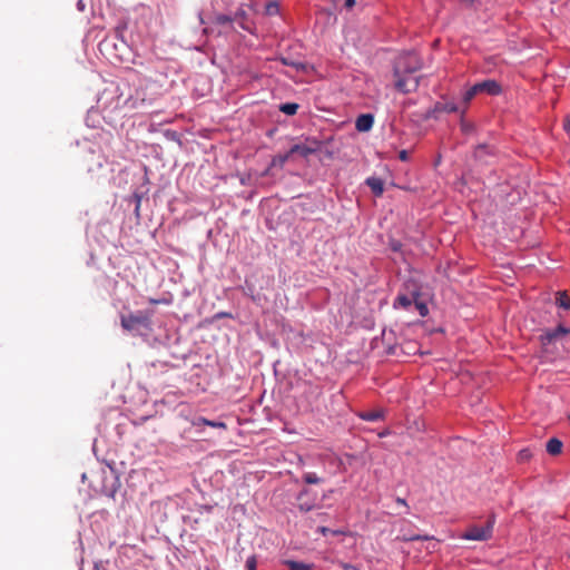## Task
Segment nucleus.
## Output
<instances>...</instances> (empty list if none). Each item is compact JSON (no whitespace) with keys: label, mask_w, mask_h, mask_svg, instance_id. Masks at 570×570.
<instances>
[{"label":"nucleus","mask_w":570,"mask_h":570,"mask_svg":"<svg viewBox=\"0 0 570 570\" xmlns=\"http://www.w3.org/2000/svg\"><path fill=\"white\" fill-rule=\"evenodd\" d=\"M395 502H396L395 509L392 511H385L384 513L390 514V515H400L406 511L407 504H406L405 500L395 501Z\"/></svg>","instance_id":"cd10ccee"},{"label":"nucleus","mask_w":570,"mask_h":570,"mask_svg":"<svg viewBox=\"0 0 570 570\" xmlns=\"http://www.w3.org/2000/svg\"><path fill=\"white\" fill-rule=\"evenodd\" d=\"M240 184H242V185H247V184H248V181H247V179H245V178H240Z\"/></svg>","instance_id":"6e6d98bb"},{"label":"nucleus","mask_w":570,"mask_h":570,"mask_svg":"<svg viewBox=\"0 0 570 570\" xmlns=\"http://www.w3.org/2000/svg\"><path fill=\"white\" fill-rule=\"evenodd\" d=\"M303 145L305 147H307L308 149H311V154L314 155L316 154L317 151L321 150L322 146H323V141H321L320 139H317L316 137H312V136H308V137H305L303 140H302Z\"/></svg>","instance_id":"dca6fc26"},{"label":"nucleus","mask_w":570,"mask_h":570,"mask_svg":"<svg viewBox=\"0 0 570 570\" xmlns=\"http://www.w3.org/2000/svg\"><path fill=\"white\" fill-rule=\"evenodd\" d=\"M196 424L197 425L204 424V425H209V426H213V428L226 429V424L224 422H222V421H209V420H206L204 417H200Z\"/></svg>","instance_id":"7c9ffc66"},{"label":"nucleus","mask_w":570,"mask_h":570,"mask_svg":"<svg viewBox=\"0 0 570 570\" xmlns=\"http://www.w3.org/2000/svg\"><path fill=\"white\" fill-rule=\"evenodd\" d=\"M302 480L306 484H320L325 481L323 478L318 476L314 472H304L302 475Z\"/></svg>","instance_id":"4be33fe9"},{"label":"nucleus","mask_w":570,"mask_h":570,"mask_svg":"<svg viewBox=\"0 0 570 570\" xmlns=\"http://www.w3.org/2000/svg\"><path fill=\"white\" fill-rule=\"evenodd\" d=\"M403 244L397 239H390L389 248L394 253H400L402 250Z\"/></svg>","instance_id":"2f4dec72"},{"label":"nucleus","mask_w":570,"mask_h":570,"mask_svg":"<svg viewBox=\"0 0 570 570\" xmlns=\"http://www.w3.org/2000/svg\"><path fill=\"white\" fill-rule=\"evenodd\" d=\"M405 293H399L393 306L394 308H409L413 304L414 298L421 297V286L414 279H407L404 284Z\"/></svg>","instance_id":"39448f33"},{"label":"nucleus","mask_w":570,"mask_h":570,"mask_svg":"<svg viewBox=\"0 0 570 570\" xmlns=\"http://www.w3.org/2000/svg\"><path fill=\"white\" fill-rule=\"evenodd\" d=\"M131 199L134 200L135 203V206L137 204H141V199H142V194L141 193H138V191H135L131 196Z\"/></svg>","instance_id":"ea45409f"},{"label":"nucleus","mask_w":570,"mask_h":570,"mask_svg":"<svg viewBox=\"0 0 570 570\" xmlns=\"http://www.w3.org/2000/svg\"><path fill=\"white\" fill-rule=\"evenodd\" d=\"M413 304L415 305V308L421 316L424 317L429 314V308L425 302L421 301L420 298H414Z\"/></svg>","instance_id":"c756f323"},{"label":"nucleus","mask_w":570,"mask_h":570,"mask_svg":"<svg viewBox=\"0 0 570 570\" xmlns=\"http://www.w3.org/2000/svg\"><path fill=\"white\" fill-rule=\"evenodd\" d=\"M298 508L301 511L307 512V511H311L312 509H314L315 505L305 502V503L299 504Z\"/></svg>","instance_id":"a19ab883"},{"label":"nucleus","mask_w":570,"mask_h":570,"mask_svg":"<svg viewBox=\"0 0 570 570\" xmlns=\"http://www.w3.org/2000/svg\"><path fill=\"white\" fill-rule=\"evenodd\" d=\"M256 567H257V558H256V556L253 554L247 558L245 568H246V570H256Z\"/></svg>","instance_id":"72a5a7b5"},{"label":"nucleus","mask_w":570,"mask_h":570,"mask_svg":"<svg viewBox=\"0 0 570 570\" xmlns=\"http://www.w3.org/2000/svg\"><path fill=\"white\" fill-rule=\"evenodd\" d=\"M480 94L489 96H499L502 94V86L494 79H485L475 83Z\"/></svg>","instance_id":"1a4fd4ad"},{"label":"nucleus","mask_w":570,"mask_h":570,"mask_svg":"<svg viewBox=\"0 0 570 570\" xmlns=\"http://www.w3.org/2000/svg\"><path fill=\"white\" fill-rule=\"evenodd\" d=\"M348 532L345 531V530H342V529H337V530H333L331 529V535H345L347 534Z\"/></svg>","instance_id":"37998d69"},{"label":"nucleus","mask_w":570,"mask_h":570,"mask_svg":"<svg viewBox=\"0 0 570 570\" xmlns=\"http://www.w3.org/2000/svg\"><path fill=\"white\" fill-rule=\"evenodd\" d=\"M563 443L558 438H551L546 445V450L550 455H559L562 452Z\"/></svg>","instance_id":"4468645a"},{"label":"nucleus","mask_w":570,"mask_h":570,"mask_svg":"<svg viewBox=\"0 0 570 570\" xmlns=\"http://www.w3.org/2000/svg\"><path fill=\"white\" fill-rule=\"evenodd\" d=\"M306 494H307V491H306V490H303V491H301V493H299V498H301V497H303V495H306Z\"/></svg>","instance_id":"13d9d810"},{"label":"nucleus","mask_w":570,"mask_h":570,"mask_svg":"<svg viewBox=\"0 0 570 570\" xmlns=\"http://www.w3.org/2000/svg\"><path fill=\"white\" fill-rule=\"evenodd\" d=\"M170 366L173 368L177 367L176 364H170L168 361H155L150 363L149 375L157 376L158 373H163V368Z\"/></svg>","instance_id":"f3484780"},{"label":"nucleus","mask_w":570,"mask_h":570,"mask_svg":"<svg viewBox=\"0 0 570 570\" xmlns=\"http://www.w3.org/2000/svg\"><path fill=\"white\" fill-rule=\"evenodd\" d=\"M196 505H197V508H198V512H199V513H203V512H207V513H209V512H212V510H213V508H214V505H213V504H199V505H198V504H196Z\"/></svg>","instance_id":"e433bc0d"},{"label":"nucleus","mask_w":570,"mask_h":570,"mask_svg":"<svg viewBox=\"0 0 570 570\" xmlns=\"http://www.w3.org/2000/svg\"><path fill=\"white\" fill-rule=\"evenodd\" d=\"M365 184L371 188L374 196L380 197L384 193V181L380 177H368L365 180Z\"/></svg>","instance_id":"f8f14e48"},{"label":"nucleus","mask_w":570,"mask_h":570,"mask_svg":"<svg viewBox=\"0 0 570 570\" xmlns=\"http://www.w3.org/2000/svg\"><path fill=\"white\" fill-rule=\"evenodd\" d=\"M184 519H193V517L191 515H184ZM194 521L198 522V518H194Z\"/></svg>","instance_id":"5fc2aeb1"},{"label":"nucleus","mask_w":570,"mask_h":570,"mask_svg":"<svg viewBox=\"0 0 570 570\" xmlns=\"http://www.w3.org/2000/svg\"><path fill=\"white\" fill-rule=\"evenodd\" d=\"M283 563L289 570H313V568H314V564H312V563H305V562L295 561V560H284Z\"/></svg>","instance_id":"6ab92c4d"},{"label":"nucleus","mask_w":570,"mask_h":570,"mask_svg":"<svg viewBox=\"0 0 570 570\" xmlns=\"http://www.w3.org/2000/svg\"><path fill=\"white\" fill-rule=\"evenodd\" d=\"M423 61L415 51H405L399 55L393 63V77L395 89L402 94L417 90L421 77H407L421 70Z\"/></svg>","instance_id":"f257e3e1"},{"label":"nucleus","mask_w":570,"mask_h":570,"mask_svg":"<svg viewBox=\"0 0 570 570\" xmlns=\"http://www.w3.org/2000/svg\"><path fill=\"white\" fill-rule=\"evenodd\" d=\"M556 305L566 311L570 309V297L566 291L556 294Z\"/></svg>","instance_id":"aec40b11"},{"label":"nucleus","mask_w":570,"mask_h":570,"mask_svg":"<svg viewBox=\"0 0 570 570\" xmlns=\"http://www.w3.org/2000/svg\"><path fill=\"white\" fill-rule=\"evenodd\" d=\"M475 160L488 165L490 164L489 158L495 157V148L488 144H479L473 151Z\"/></svg>","instance_id":"6e6552de"},{"label":"nucleus","mask_w":570,"mask_h":570,"mask_svg":"<svg viewBox=\"0 0 570 570\" xmlns=\"http://www.w3.org/2000/svg\"><path fill=\"white\" fill-rule=\"evenodd\" d=\"M389 433H390V431H389V430H385L384 432H381L379 435H380L381 438H383V436H386Z\"/></svg>","instance_id":"864d4df0"},{"label":"nucleus","mask_w":570,"mask_h":570,"mask_svg":"<svg viewBox=\"0 0 570 570\" xmlns=\"http://www.w3.org/2000/svg\"><path fill=\"white\" fill-rule=\"evenodd\" d=\"M289 151L285 154H278L272 158L271 167H279L283 168L284 165L291 158Z\"/></svg>","instance_id":"412c9836"},{"label":"nucleus","mask_w":570,"mask_h":570,"mask_svg":"<svg viewBox=\"0 0 570 570\" xmlns=\"http://www.w3.org/2000/svg\"><path fill=\"white\" fill-rule=\"evenodd\" d=\"M291 156L297 154L299 155L302 158H308L312 154H311V149H308L307 147H305L303 145L302 141L297 142V144H294L289 149H288Z\"/></svg>","instance_id":"a211bd4d"},{"label":"nucleus","mask_w":570,"mask_h":570,"mask_svg":"<svg viewBox=\"0 0 570 570\" xmlns=\"http://www.w3.org/2000/svg\"><path fill=\"white\" fill-rule=\"evenodd\" d=\"M433 332H436V333H443V332H444V330H443L442 327H439V328H436V330H433Z\"/></svg>","instance_id":"4d7b16f0"},{"label":"nucleus","mask_w":570,"mask_h":570,"mask_svg":"<svg viewBox=\"0 0 570 570\" xmlns=\"http://www.w3.org/2000/svg\"><path fill=\"white\" fill-rule=\"evenodd\" d=\"M356 1L355 0H345L344 2V7L346 9H352L354 6H355Z\"/></svg>","instance_id":"de8ad7c7"},{"label":"nucleus","mask_w":570,"mask_h":570,"mask_svg":"<svg viewBox=\"0 0 570 570\" xmlns=\"http://www.w3.org/2000/svg\"><path fill=\"white\" fill-rule=\"evenodd\" d=\"M465 110L462 111L461 114V121H460V127H461V131L465 135L468 134H471L474 131L475 127L472 122L470 121H466L464 118H463V115H464Z\"/></svg>","instance_id":"c85d7f7f"},{"label":"nucleus","mask_w":570,"mask_h":570,"mask_svg":"<svg viewBox=\"0 0 570 570\" xmlns=\"http://www.w3.org/2000/svg\"><path fill=\"white\" fill-rule=\"evenodd\" d=\"M281 61H282V63L284 66H291V67H294L297 70L304 69V63H302V62H293V61H289L286 58H281Z\"/></svg>","instance_id":"f704fd0d"},{"label":"nucleus","mask_w":570,"mask_h":570,"mask_svg":"<svg viewBox=\"0 0 570 570\" xmlns=\"http://www.w3.org/2000/svg\"><path fill=\"white\" fill-rule=\"evenodd\" d=\"M134 213H135V216H136L137 218H140V204H137V205L135 206V210H134Z\"/></svg>","instance_id":"8fccbe9b"},{"label":"nucleus","mask_w":570,"mask_h":570,"mask_svg":"<svg viewBox=\"0 0 570 570\" xmlns=\"http://www.w3.org/2000/svg\"><path fill=\"white\" fill-rule=\"evenodd\" d=\"M395 348H396V346H390V347L387 348L386 353H387L389 355H393V354H395Z\"/></svg>","instance_id":"3c124183"},{"label":"nucleus","mask_w":570,"mask_h":570,"mask_svg":"<svg viewBox=\"0 0 570 570\" xmlns=\"http://www.w3.org/2000/svg\"><path fill=\"white\" fill-rule=\"evenodd\" d=\"M317 531H320V532H321L323 535H325V537H326V535H328V534H331V529H330V528H327V527H320V528L317 529Z\"/></svg>","instance_id":"49530a36"},{"label":"nucleus","mask_w":570,"mask_h":570,"mask_svg":"<svg viewBox=\"0 0 570 570\" xmlns=\"http://www.w3.org/2000/svg\"><path fill=\"white\" fill-rule=\"evenodd\" d=\"M224 317L233 318V314L229 312H218L214 316L215 320H219V318H224Z\"/></svg>","instance_id":"4c0bfd02"},{"label":"nucleus","mask_w":570,"mask_h":570,"mask_svg":"<svg viewBox=\"0 0 570 570\" xmlns=\"http://www.w3.org/2000/svg\"><path fill=\"white\" fill-rule=\"evenodd\" d=\"M163 95L164 89L161 85L155 80H145L127 97H122L121 94L118 95L114 108H126L129 110H140L142 112L154 111L153 107Z\"/></svg>","instance_id":"f03ea898"},{"label":"nucleus","mask_w":570,"mask_h":570,"mask_svg":"<svg viewBox=\"0 0 570 570\" xmlns=\"http://www.w3.org/2000/svg\"><path fill=\"white\" fill-rule=\"evenodd\" d=\"M570 334V327L559 324L556 328H548L540 334L539 340L543 346H548L564 335Z\"/></svg>","instance_id":"0eeeda50"},{"label":"nucleus","mask_w":570,"mask_h":570,"mask_svg":"<svg viewBox=\"0 0 570 570\" xmlns=\"http://www.w3.org/2000/svg\"><path fill=\"white\" fill-rule=\"evenodd\" d=\"M479 89L476 85L474 83L469 89H466L462 96L463 102L469 104L476 95H479Z\"/></svg>","instance_id":"a878e982"},{"label":"nucleus","mask_w":570,"mask_h":570,"mask_svg":"<svg viewBox=\"0 0 570 570\" xmlns=\"http://www.w3.org/2000/svg\"><path fill=\"white\" fill-rule=\"evenodd\" d=\"M234 18H235L234 22H238V24L242 29H244L248 32H252L249 21L247 18V13L244 9H242V8L237 9L236 12L234 13Z\"/></svg>","instance_id":"ddd939ff"},{"label":"nucleus","mask_w":570,"mask_h":570,"mask_svg":"<svg viewBox=\"0 0 570 570\" xmlns=\"http://www.w3.org/2000/svg\"><path fill=\"white\" fill-rule=\"evenodd\" d=\"M399 159L401 161H407L410 159V154L407 150L403 149L399 153Z\"/></svg>","instance_id":"58836bf2"},{"label":"nucleus","mask_w":570,"mask_h":570,"mask_svg":"<svg viewBox=\"0 0 570 570\" xmlns=\"http://www.w3.org/2000/svg\"><path fill=\"white\" fill-rule=\"evenodd\" d=\"M76 7L79 12H83L86 10L87 4L85 0H78Z\"/></svg>","instance_id":"79ce46f5"},{"label":"nucleus","mask_w":570,"mask_h":570,"mask_svg":"<svg viewBox=\"0 0 570 570\" xmlns=\"http://www.w3.org/2000/svg\"><path fill=\"white\" fill-rule=\"evenodd\" d=\"M299 108V105L296 102H285L279 105V111L287 116H294Z\"/></svg>","instance_id":"b1692460"},{"label":"nucleus","mask_w":570,"mask_h":570,"mask_svg":"<svg viewBox=\"0 0 570 570\" xmlns=\"http://www.w3.org/2000/svg\"><path fill=\"white\" fill-rule=\"evenodd\" d=\"M374 124V116L372 114H361L355 120V128L360 132L370 131Z\"/></svg>","instance_id":"9b49d317"},{"label":"nucleus","mask_w":570,"mask_h":570,"mask_svg":"<svg viewBox=\"0 0 570 570\" xmlns=\"http://www.w3.org/2000/svg\"><path fill=\"white\" fill-rule=\"evenodd\" d=\"M358 417L364 421L375 422L384 419L383 410H370L363 411L358 414Z\"/></svg>","instance_id":"2eb2a0df"},{"label":"nucleus","mask_w":570,"mask_h":570,"mask_svg":"<svg viewBox=\"0 0 570 570\" xmlns=\"http://www.w3.org/2000/svg\"><path fill=\"white\" fill-rule=\"evenodd\" d=\"M173 357L176 360L185 361L187 358V354L177 355V353H174Z\"/></svg>","instance_id":"09e8293b"},{"label":"nucleus","mask_w":570,"mask_h":570,"mask_svg":"<svg viewBox=\"0 0 570 570\" xmlns=\"http://www.w3.org/2000/svg\"><path fill=\"white\" fill-rule=\"evenodd\" d=\"M128 28V22L126 20H120L117 26L114 28L115 37L126 43L124 32Z\"/></svg>","instance_id":"5701e85b"},{"label":"nucleus","mask_w":570,"mask_h":570,"mask_svg":"<svg viewBox=\"0 0 570 570\" xmlns=\"http://www.w3.org/2000/svg\"><path fill=\"white\" fill-rule=\"evenodd\" d=\"M563 129L567 134L570 135V115L567 117L564 124H563Z\"/></svg>","instance_id":"c03bdc74"},{"label":"nucleus","mask_w":570,"mask_h":570,"mask_svg":"<svg viewBox=\"0 0 570 570\" xmlns=\"http://www.w3.org/2000/svg\"><path fill=\"white\" fill-rule=\"evenodd\" d=\"M153 315L150 309L127 311L120 314V325L132 335L149 337L153 333Z\"/></svg>","instance_id":"7ed1b4c3"},{"label":"nucleus","mask_w":570,"mask_h":570,"mask_svg":"<svg viewBox=\"0 0 570 570\" xmlns=\"http://www.w3.org/2000/svg\"><path fill=\"white\" fill-rule=\"evenodd\" d=\"M279 13V3L278 1H269L265 4V14L266 16H276Z\"/></svg>","instance_id":"bb28decb"},{"label":"nucleus","mask_w":570,"mask_h":570,"mask_svg":"<svg viewBox=\"0 0 570 570\" xmlns=\"http://www.w3.org/2000/svg\"><path fill=\"white\" fill-rule=\"evenodd\" d=\"M273 168H274V167H271V164H269V165H268V167H267L264 171H262V173H261V177H267V176H271V175H272V169H273Z\"/></svg>","instance_id":"a18cd8bd"},{"label":"nucleus","mask_w":570,"mask_h":570,"mask_svg":"<svg viewBox=\"0 0 570 570\" xmlns=\"http://www.w3.org/2000/svg\"><path fill=\"white\" fill-rule=\"evenodd\" d=\"M494 520L489 519L484 525L469 527L462 534L461 539L485 541L491 538L493 531Z\"/></svg>","instance_id":"423d86ee"},{"label":"nucleus","mask_w":570,"mask_h":570,"mask_svg":"<svg viewBox=\"0 0 570 570\" xmlns=\"http://www.w3.org/2000/svg\"><path fill=\"white\" fill-rule=\"evenodd\" d=\"M532 456V453L529 449H522L520 452H519V459L520 461H528L530 460V458Z\"/></svg>","instance_id":"c9c22d12"},{"label":"nucleus","mask_w":570,"mask_h":570,"mask_svg":"<svg viewBox=\"0 0 570 570\" xmlns=\"http://www.w3.org/2000/svg\"><path fill=\"white\" fill-rule=\"evenodd\" d=\"M343 568L344 570H356V568L351 564H344Z\"/></svg>","instance_id":"603ef678"},{"label":"nucleus","mask_w":570,"mask_h":570,"mask_svg":"<svg viewBox=\"0 0 570 570\" xmlns=\"http://www.w3.org/2000/svg\"><path fill=\"white\" fill-rule=\"evenodd\" d=\"M104 463L109 471H102L94 487L96 494L115 498L120 489V480L117 471V464L114 460L104 459Z\"/></svg>","instance_id":"20e7f679"},{"label":"nucleus","mask_w":570,"mask_h":570,"mask_svg":"<svg viewBox=\"0 0 570 570\" xmlns=\"http://www.w3.org/2000/svg\"><path fill=\"white\" fill-rule=\"evenodd\" d=\"M433 537H430L428 534H412L409 537H404V541H421V540H431Z\"/></svg>","instance_id":"473e14b6"},{"label":"nucleus","mask_w":570,"mask_h":570,"mask_svg":"<svg viewBox=\"0 0 570 570\" xmlns=\"http://www.w3.org/2000/svg\"><path fill=\"white\" fill-rule=\"evenodd\" d=\"M235 21L234 14L219 13L214 17L213 22L219 26L232 24Z\"/></svg>","instance_id":"393cba45"},{"label":"nucleus","mask_w":570,"mask_h":570,"mask_svg":"<svg viewBox=\"0 0 570 570\" xmlns=\"http://www.w3.org/2000/svg\"><path fill=\"white\" fill-rule=\"evenodd\" d=\"M459 107L454 102H440L438 101L432 109H429L425 114V118H438V114L440 112H448L453 114L458 112Z\"/></svg>","instance_id":"9d476101"}]
</instances>
